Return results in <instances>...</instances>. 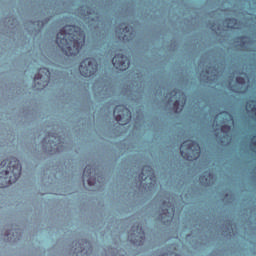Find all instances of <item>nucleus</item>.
I'll return each mask as SVG.
<instances>
[{"label":"nucleus","instance_id":"obj_1","mask_svg":"<svg viewBox=\"0 0 256 256\" xmlns=\"http://www.w3.org/2000/svg\"><path fill=\"white\" fill-rule=\"evenodd\" d=\"M56 43L66 57H77L85 46V32L75 25H66L57 34Z\"/></svg>","mask_w":256,"mask_h":256},{"label":"nucleus","instance_id":"obj_2","mask_svg":"<svg viewBox=\"0 0 256 256\" xmlns=\"http://www.w3.org/2000/svg\"><path fill=\"white\" fill-rule=\"evenodd\" d=\"M21 162L16 158L3 160L0 164V189L17 183L21 177Z\"/></svg>","mask_w":256,"mask_h":256},{"label":"nucleus","instance_id":"obj_3","mask_svg":"<svg viewBox=\"0 0 256 256\" xmlns=\"http://www.w3.org/2000/svg\"><path fill=\"white\" fill-rule=\"evenodd\" d=\"M180 153L186 161H195L201 155V146L193 140H186L180 146Z\"/></svg>","mask_w":256,"mask_h":256},{"label":"nucleus","instance_id":"obj_4","mask_svg":"<svg viewBox=\"0 0 256 256\" xmlns=\"http://www.w3.org/2000/svg\"><path fill=\"white\" fill-rule=\"evenodd\" d=\"M97 69L99 66L97 65V61L93 58L84 59L79 66L80 75L82 77H93L97 73Z\"/></svg>","mask_w":256,"mask_h":256},{"label":"nucleus","instance_id":"obj_5","mask_svg":"<svg viewBox=\"0 0 256 256\" xmlns=\"http://www.w3.org/2000/svg\"><path fill=\"white\" fill-rule=\"evenodd\" d=\"M113 115L119 125H127L131 121V111L125 105H117L114 108Z\"/></svg>","mask_w":256,"mask_h":256},{"label":"nucleus","instance_id":"obj_6","mask_svg":"<svg viewBox=\"0 0 256 256\" xmlns=\"http://www.w3.org/2000/svg\"><path fill=\"white\" fill-rule=\"evenodd\" d=\"M49 79H51V72L49 71V68H40L38 71V74L34 77V83L39 86L45 87L49 84ZM43 81V84L41 82Z\"/></svg>","mask_w":256,"mask_h":256},{"label":"nucleus","instance_id":"obj_7","mask_svg":"<svg viewBox=\"0 0 256 256\" xmlns=\"http://www.w3.org/2000/svg\"><path fill=\"white\" fill-rule=\"evenodd\" d=\"M113 66L119 71H127L129 69V58L123 54H117L112 59Z\"/></svg>","mask_w":256,"mask_h":256},{"label":"nucleus","instance_id":"obj_8","mask_svg":"<svg viewBox=\"0 0 256 256\" xmlns=\"http://www.w3.org/2000/svg\"><path fill=\"white\" fill-rule=\"evenodd\" d=\"M155 174L151 166H143L142 172L139 174L140 181H147V179H153Z\"/></svg>","mask_w":256,"mask_h":256},{"label":"nucleus","instance_id":"obj_9","mask_svg":"<svg viewBox=\"0 0 256 256\" xmlns=\"http://www.w3.org/2000/svg\"><path fill=\"white\" fill-rule=\"evenodd\" d=\"M91 173H93V167L91 165H88L85 167L84 172H83V177L87 178L88 185L93 186L95 185V178L91 177Z\"/></svg>","mask_w":256,"mask_h":256},{"label":"nucleus","instance_id":"obj_10","mask_svg":"<svg viewBox=\"0 0 256 256\" xmlns=\"http://www.w3.org/2000/svg\"><path fill=\"white\" fill-rule=\"evenodd\" d=\"M187 101L186 98L182 99V104L179 103V100L174 101L173 103V111L176 113H181L183 111V108L185 107V102Z\"/></svg>","mask_w":256,"mask_h":256},{"label":"nucleus","instance_id":"obj_11","mask_svg":"<svg viewBox=\"0 0 256 256\" xmlns=\"http://www.w3.org/2000/svg\"><path fill=\"white\" fill-rule=\"evenodd\" d=\"M133 231L137 234L136 237H139L140 243H143L145 241V231H143V228L138 225L136 230Z\"/></svg>","mask_w":256,"mask_h":256},{"label":"nucleus","instance_id":"obj_12","mask_svg":"<svg viewBox=\"0 0 256 256\" xmlns=\"http://www.w3.org/2000/svg\"><path fill=\"white\" fill-rule=\"evenodd\" d=\"M177 93H179L178 90L174 89L169 94H167V97H169L168 105H171V103H173V99H177Z\"/></svg>","mask_w":256,"mask_h":256},{"label":"nucleus","instance_id":"obj_13","mask_svg":"<svg viewBox=\"0 0 256 256\" xmlns=\"http://www.w3.org/2000/svg\"><path fill=\"white\" fill-rule=\"evenodd\" d=\"M246 109L248 111H251L252 113H254V111H256V104H255V100H249L246 103Z\"/></svg>","mask_w":256,"mask_h":256},{"label":"nucleus","instance_id":"obj_14","mask_svg":"<svg viewBox=\"0 0 256 256\" xmlns=\"http://www.w3.org/2000/svg\"><path fill=\"white\" fill-rule=\"evenodd\" d=\"M221 131H222V133H229V131H231V126H229V125H222L221 126Z\"/></svg>","mask_w":256,"mask_h":256},{"label":"nucleus","instance_id":"obj_15","mask_svg":"<svg viewBox=\"0 0 256 256\" xmlns=\"http://www.w3.org/2000/svg\"><path fill=\"white\" fill-rule=\"evenodd\" d=\"M236 83H238V85H245V78L236 77Z\"/></svg>","mask_w":256,"mask_h":256},{"label":"nucleus","instance_id":"obj_16","mask_svg":"<svg viewBox=\"0 0 256 256\" xmlns=\"http://www.w3.org/2000/svg\"><path fill=\"white\" fill-rule=\"evenodd\" d=\"M163 215H166V212H164L163 214H161V219H164V218H165Z\"/></svg>","mask_w":256,"mask_h":256},{"label":"nucleus","instance_id":"obj_17","mask_svg":"<svg viewBox=\"0 0 256 256\" xmlns=\"http://www.w3.org/2000/svg\"><path fill=\"white\" fill-rule=\"evenodd\" d=\"M172 213H175V208H172Z\"/></svg>","mask_w":256,"mask_h":256},{"label":"nucleus","instance_id":"obj_18","mask_svg":"<svg viewBox=\"0 0 256 256\" xmlns=\"http://www.w3.org/2000/svg\"><path fill=\"white\" fill-rule=\"evenodd\" d=\"M164 211L168 212V211H169V209H165Z\"/></svg>","mask_w":256,"mask_h":256}]
</instances>
